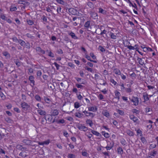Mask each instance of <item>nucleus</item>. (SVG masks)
Here are the masks:
<instances>
[{"mask_svg": "<svg viewBox=\"0 0 158 158\" xmlns=\"http://www.w3.org/2000/svg\"><path fill=\"white\" fill-rule=\"evenodd\" d=\"M103 135L106 138H108L109 137V135L107 133H105Z\"/></svg>", "mask_w": 158, "mask_h": 158, "instance_id": "obj_63", "label": "nucleus"}, {"mask_svg": "<svg viewBox=\"0 0 158 158\" xmlns=\"http://www.w3.org/2000/svg\"><path fill=\"white\" fill-rule=\"evenodd\" d=\"M98 48L102 52H104L105 51V49L102 46H99Z\"/></svg>", "mask_w": 158, "mask_h": 158, "instance_id": "obj_40", "label": "nucleus"}, {"mask_svg": "<svg viewBox=\"0 0 158 158\" xmlns=\"http://www.w3.org/2000/svg\"><path fill=\"white\" fill-rule=\"evenodd\" d=\"M48 56H49L52 57H54V56L53 53L52 52H49Z\"/></svg>", "mask_w": 158, "mask_h": 158, "instance_id": "obj_64", "label": "nucleus"}, {"mask_svg": "<svg viewBox=\"0 0 158 158\" xmlns=\"http://www.w3.org/2000/svg\"><path fill=\"white\" fill-rule=\"evenodd\" d=\"M16 65L18 66H20L21 65V62H20L18 60H16L15 61H14Z\"/></svg>", "mask_w": 158, "mask_h": 158, "instance_id": "obj_35", "label": "nucleus"}, {"mask_svg": "<svg viewBox=\"0 0 158 158\" xmlns=\"http://www.w3.org/2000/svg\"><path fill=\"white\" fill-rule=\"evenodd\" d=\"M65 121L63 119H59V120H56V122L57 123L60 124V123H65Z\"/></svg>", "mask_w": 158, "mask_h": 158, "instance_id": "obj_23", "label": "nucleus"}, {"mask_svg": "<svg viewBox=\"0 0 158 158\" xmlns=\"http://www.w3.org/2000/svg\"><path fill=\"white\" fill-rule=\"evenodd\" d=\"M54 64L56 66V69L59 70V67L60 66V65H59L56 62H55L54 63Z\"/></svg>", "mask_w": 158, "mask_h": 158, "instance_id": "obj_56", "label": "nucleus"}, {"mask_svg": "<svg viewBox=\"0 0 158 158\" xmlns=\"http://www.w3.org/2000/svg\"><path fill=\"white\" fill-rule=\"evenodd\" d=\"M92 133L94 135H95L97 136H99L100 135V134L97 131L92 130L91 131Z\"/></svg>", "mask_w": 158, "mask_h": 158, "instance_id": "obj_24", "label": "nucleus"}, {"mask_svg": "<svg viewBox=\"0 0 158 158\" xmlns=\"http://www.w3.org/2000/svg\"><path fill=\"white\" fill-rule=\"evenodd\" d=\"M141 140L143 143L146 144L147 143V141L144 137H142Z\"/></svg>", "mask_w": 158, "mask_h": 158, "instance_id": "obj_38", "label": "nucleus"}, {"mask_svg": "<svg viewBox=\"0 0 158 158\" xmlns=\"http://www.w3.org/2000/svg\"><path fill=\"white\" fill-rule=\"evenodd\" d=\"M110 36L112 39H115L116 38V36L115 35H114V34L112 32H110Z\"/></svg>", "mask_w": 158, "mask_h": 158, "instance_id": "obj_33", "label": "nucleus"}, {"mask_svg": "<svg viewBox=\"0 0 158 158\" xmlns=\"http://www.w3.org/2000/svg\"><path fill=\"white\" fill-rule=\"evenodd\" d=\"M120 85L121 86V91H124V90H125V89H126L124 87V85L123 84H122L121 85Z\"/></svg>", "mask_w": 158, "mask_h": 158, "instance_id": "obj_46", "label": "nucleus"}, {"mask_svg": "<svg viewBox=\"0 0 158 158\" xmlns=\"http://www.w3.org/2000/svg\"><path fill=\"white\" fill-rule=\"evenodd\" d=\"M145 112L146 113H148V112H150V111H151L152 110V109L150 108H145Z\"/></svg>", "mask_w": 158, "mask_h": 158, "instance_id": "obj_55", "label": "nucleus"}, {"mask_svg": "<svg viewBox=\"0 0 158 158\" xmlns=\"http://www.w3.org/2000/svg\"><path fill=\"white\" fill-rule=\"evenodd\" d=\"M45 119L46 121H48L49 122H51L52 121V117H50V116H49V115H48L45 117Z\"/></svg>", "mask_w": 158, "mask_h": 158, "instance_id": "obj_21", "label": "nucleus"}, {"mask_svg": "<svg viewBox=\"0 0 158 158\" xmlns=\"http://www.w3.org/2000/svg\"><path fill=\"white\" fill-rule=\"evenodd\" d=\"M86 123L89 124L90 127H91L93 124V123L92 120L90 119H88L86 121Z\"/></svg>", "mask_w": 158, "mask_h": 158, "instance_id": "obj_20", "label": "nucleus"}, {"mask_svg": "<svg viewBox=\"0 0 158 158\" xmlns=\"http://www.w3.org/2000/svg\"><path fill=\"white\" fill-rule=\"evenodd\" d=\"M125 91L127 93H130L131 91V88H127L125 89Z\"/></svg>", "mask_w": 158, "mask_h": 158, "instance_id": "obj_57", "label": "nucleus"}, {"mask_svg": "<svg viewBox=\"0 0 158 158\" xmlns=\"http://www.w3.org/2000/svg\"><path fill=\"white\" fill-rule=\"evenodd\" d=\"M108 142L109 143V144L108 143L107 145L111 147V148H112L113 147L114 145V142H110L109 141H108Z\"/></svg>", "mask_w": 158, "mask_h": 158, "instance_id": "obj_26", "label": "nucleus"}, {"mask_svg": "<svg viewBox=\"0 0 158 158\" xmlns=\"http://www.w3.org/2000/svg\"><path fill=\"white\" fill-rule=\"evenodd\" d=\"M90 56L93 59H95L96 58V56L94 55V53L92 52H91L90 53Z\"/></svg>", "mask_w": 158, "mask_h": 158, "instance_id": "obj_49", "label": "nucleus"}, {"mask_svg": "<svg viewBox=\"0 0 158 158\" xmlns=\"http://www.w3.org/2000/svg\"><path fill=\"white\" fill-rule=\"evenodd\" d=\"M76 126L77 128L81 131H86L88 130V128L86 127L83 126L81 124H78Z\"/></svg>", "mask_w": 158, "mask_h": 158, "instance_id": "obj_1", "label": "nucleus"}, {"mask_svg": "<svg viewBox=\"0 0 158 158\" xmlns=\"http://www.w3.org/2000/svg\"><path fill=\"white\" fill-rule=\"evenodd\" d=\"M17 10V8L15 6H11L10 8V10L11 11H15Z\"/></svg>", "mask_w": 158, "mask_h": 158, "instance_id": "obj_34", "label": "nucleus"}, {"mask_svg": "<svg viewBox=\"0 0 158 158\" xmlns=\"http://www.w3.org/2000/svg\"><path fill=\"white\" fill-rule=\"evenodd\" d=\"M35 50L39 54L41 53L42 54H44L45 53V51L42 50L41 48L39 47H36L35 48Z\"/></svg>", "mask_w": 158, "mask_h": 158, "instance_id": "obj_4", "label": "nucleus"}, {"mask_svg": "<svg viewBox=\"0 0 158 158\" xmlns=\"http://www.w3.org/2000/svg\"><path fill=\"white\" fill-rule=\"evenodd\" d=\"M83 116V114L80 113H76L75 114V116L78 118H81Z\"/></svg>", "mask_w": 158, "mask_h": 158, "instance_id": "obj_37", "label": "nucleus"}, {"mask_svg": "<svg viewBox=\"0 0 158 158\" xmlns=\"http://www.w3.org/2000/svg\"><path fill=\"white\" fill-rule=\"evenodd\" d=\"M42 72L41 71H38L37 72V77H40L41 76Z\"/></svg>", "mask_w": 158, "mask_h": 158, "instance_id": "obj_50", "label": "nucleus"}, {"mask_svg": "<svg viewBox=\"0 0 158 158\" xmlns=\"http://www.w3.org/2000/svg\"><path fill=\"white\" fill-rule=\"evenodd\" d=\"M117 112L119 114L123 115L124 114V112L123 111L118 109L117 110Z\"/></svg>", "mask_w": 158, "mask_h": 158, "instance_id": "obj_29", "label": "nucleus"}, {"mask_svg": "<svg viewBox=\"0 0 158 158\" xmlns=\"http://www.w3.org/2000/svg\"><path fill=\"white\" fill-rule=\"evenodd\" d=\"M68 157L69 158H75V156L73 154H70L68 155Z\"/></svg>", "mask_w": 158, "mask_h": 158, "instance_id": "obj_45", "label": "nucleus"}, {"mask_svg": "<svg viewBox=\"0 0 158 158\" xmlns=\"http://www.w3.org/2000/svg\"><path fill=\"white\" fill-rule=\"evenodd\" d=\"M37 112L41 115H45L46 114V112L45 111L41 109L37 110Z\"/></svg>", "mask_w": 158, "mask_h": 158, "instance_id": "obj_13", "label": "nucleus"}, {"mask_svg": "<svg viewBox=\"0 0 158 158\" xmlns=\"http://www.w3.org/2000/svg\"><path fill=\"white\" fill-rule=\"evenodd\" d=\"M85 69H86L89 71H90V72H92V69L91 68H89L87 66H86L85 67Z\"/></svg>", "mask_w": 158, "mask_h": 158, "instance_id": "obj_54", "label": "nucleus"}, {"mask_svg": "<svg viewBox=\"0 0 158 158\" xmlns=\"http://www.w3.org/2000/svg\"><path fill=\"white\" fill-rule=\"evenodd\" d=\"M22 99L23 100H26V96L24 94H22L21 95Z\"/></svg>", "mask_w": 158, "mask_h": 158, "instance_id": "obj_58", "label": "nucleus"}, {"mask_svg": "<svg viewBox=\"0 0 158 158\" xmlns=\"http://www.w3.org/2000/svg\"><path fill=\"white\" fill-rule=\"evenodd\" d=\"M94 116V114L93 113L89 112L86 115V116H91L92 118H93Z\"/></svg>", "mask_w": 158, "mask_h": 158, "instance_id": "obj_42", "label": "nucleus"}, {"mask_svg": "<svg viewBox=\"0 0 158 158\" xmlns=\"http://www.w3.org/2000/svg\"><path fill=\"white\" fill-rule=\"evenodd\" d=\"M35 98L36 100L38 101H41V97L38 95H36L35 96Z\"/></svg>", "mask_w": 158, "mask_h": 158, "instance_id": "obj_27", "label": "nucleus"}, {"mask_svg": "<svg viewBox=\"0 0 158 158\" xmlns=\"http://www.w3.org/2000/svg\"><path fill=\"white\" fill-rule=\"evenodd\" d=\"M143 97L144 100V101H147L149 100V98L148 97V95L146 93H144L143 94Z\"/></svg>", "mask_w": 158, "mask_h": 158, "instance_id": "obj_12", "label": "nucleus"}, {"mask_svg": "<svg viewBox=\"0 0 158 158\" xmlns=\"http://www.w3.org/2000/svg\"><path fill=\"white\" fill-rule=\"evenodd\" d=\"M69 35H70L73 39H78V37L76 36L75 34L73 32L70 33H69Z\"/></svg>", "mask_w": 158, "mask_h": 158, "instance_id": "obj_16", "label": "nucleus"}, {"mask_svg": "<svg viewBox=\"0 0 158 158\" xmlns=\"http://www.w3.org/2000/svg\"><path fill=\"white\" fill-rule=\"evenodd\" d=\"M80 106L79 103L78 102H76L74 103V107L75 108H78Z\"/></svg>", "mask_w": 158, "mask_h": 158, "instance_id": "obj_36", "label": "nucleus"}, {"mask_svg": "<svg viewBox=\"0 0 158 158\" xmlns=\"http://www.w3.org/2000/svg\"><path fill=\"white\" fill-rule=\"evenodd\" d=\"M118 152L119 154L122 155L123 153V150L122 148L119 147L118 149Z\"/></svg>", "mask_w": 158, "mask_h": 158, "instance_id": "obj_19", "label": "nucleus"}, {"mask_svg": "<svg viewBox=\"0 0 158 158\" xmlns=\"http://www.w3.org/2000/svg\"><path fill=\"white\" fill-rule=\"evenodd\" d=\"M18 3L19 4H23L24 5H28L30 4L29 2H26L25 0H19L18 1Z\"/></svg>", "mask_w": 158, "mask_h": 158, "instance_id": "obj_9", "label": "nucleus"}, {"mask_svg": "<svg viewBox=\"0 0 158 158\" xmlns=\"http://www.w3.org/2000/svg\"><path fill=\"white\" fill-rule=\"evenodd\" d=\"M56 1L58 3L62 5H64V2L62 0H56Z\"/></svg>", "mask_w": 158, "mask_h": 158, "instance_id": "obj_43", "label": "nucleus"}, {"mask_svg": "<svg viewBox=\"0 0 158 158\" xmlns=\"http://www.w3.org/2000/svg\"><path fill=\"white\" fill-rule=\"evenodd\" d=\"M91 17L94 19H96L97 18L98 14L94 12H91L90 13Z\"/></svg>", "mask_w": 158, "mask_h": 158, "instance_id": "obj_7", "label": "nucleus"}, {"mask_svg": "<svg viewBox=\"0 0 158 158\" xmlns=\"http://www.w3.org/2000/svg\"><path fill=\"white\" fill-rule=\"evenodd\" d=\"M50 141L49 139H48L45 141L43 142L44 145H48L50 143Z\"/></svg>", "mask_w": 158, "mask_h": 158, "instance_id": "obj_47", "label": "nucleus"}, {"mask_svg": "<svg viewBox=\"0 0 158 158\" xmlns=\"http://www.w3.org/2000/svg\"><path fill=\"white\" fill-rule=\"evenodd\" d=\"M27 21L28 24L29 25H31L33 24V22L32 20L27 19Z\"/></svg>", "mask_w": 158, "mask_h": 158, "instance_id": "obj_32", "label": "nucleus"}, {"mask_svg": "<svg viewBox=\"0 0 158 158\" xmlns=\"http://www.w3.org/2000/svg\"><path fill=\"white\" fill-rule=\"evenodd\" d=\"M34 79V77L33 76H30L29 77V79L30 80L31 83L32 84V85H31L32 87H33L35 85Z\"/></svg>", "mask_w": 158, "mask_h": 158, "instance_id": "obj_5", "label": "nucleus"}, {"mask_svg": "<svg viewBox=\"0 0 158 158\" xmlns=\"http://www.w3.org/2000/svg\"><path fill=\"white\" fill-rule=\"evenodd\" d=\"M99 12L102 14L104 13L105 12V10L101 8H99Z\"/></svg>", "mask_w": 158, "mask_h": 158, "instance_id": "obj_60", "label": "nucleus"}, {"mask_svg": "<svg viewBox=\"0 0 158 158\" xmlns=\"http://www.w3.org/2000/svg\"><path fill=\"white\" fill-rule=\"evenodd\" d=\"M18 147V149L22 151H24L26 150L27 148L25 147H23L21 145H19L17 146Z\"/></svg>", "mask_w": 158, "mask_h": 158, "instance_id": "obj_18", "label": "nucleus"}, {"mask_svg": "<svg viewBox=\"0 0 158 158\" xmlns=\"http://www.w3.org/2000/svg\"><path fill=\"white\" fill-rule=\"evenodd\" d=\"M51 116H55L57 115L58 114L59 112L58 110H57L55 109L54 110H52V111L51 112Z\"/></svg>", "mask_w": 158, "mask_h": 158, "instance_id": "obj_6", "label": "nucleus"}, {"mask_svg": "<svg viewBox=\"0 0 158 158\" xmlns=\"http://www.w3.org/2000/svg\"><path fill=\"white\" fill-rule=\"evenodd\" d=\"M149 153V155L154 158L158 153L156 151L153 150L152 151H151Z\"/></svg>", "mask_w": 158, "mask_h": 158, "instance_id": "obj_10", "label": "nucleus"}, {"mask_svg": "<svg viewBox=\"0 0 158 158\" xmlns=\"http://www.w3.org/2000/svg\"><path fill=\"white\" fill-rule=\"evenodd\" d=\"M127 47V48L130 50H134L135 49L134 47L131 45L128 46Z\"/></svg>", "mask_w": 158, "mask_h": 158, "instance_id": "obj_61", "label": "nucleus"}, {"mask_svg": "<svg viewBox=\"0 0 158 158\" xmlns=\"http://www.w3.org/2000/svg\"><path fill=\"white\" fill-rule=\"evenodd\" d=\"M23 142L26 144L28 145H31V141L27 139H24L23 141Z\"/></svg>", "mask_w": 158, "mask_h": 158, "instance_id": "obj_8", "label": "nucleus"}, {"mask_svg": "<svg viewBox=\"0 0 158 158\" xmlns=\"http://www.w3.org/2000/svg\"><path fill=\"white\" fill-rule=\"evenodd\" d=\"M129 2L130 4L133 7H134L135 8H137V6H136V4L135 3H134V5H133L130 1H129Z\"/></svg>", "mask_w": 158, "mask_h": 158, "instance_id": "obj_59", "label": "nucleus"}, {"mask_svg": "<svg viewBox=\"0 0 158 158\" xmlns=\"http://www.w3.org/2000/svg\"><path fill=\"white\" fill-rule=\"evenodd\" d=\"M137 60H139V63L141 65H143L144 64V62L141 58L138 57Z\"/></svg>", "mask_w": 158, "mask_h": 158, "instance_id": "obj_22", "label": "nucleus"}, {"mask_svg": "<svg viewBox=\"0 0 158 158\" xmlns=\"http://www.w3.org/2000/svg\"><path fill=\"white\" fill-rule=\"evenodd\" d=\"M132 112L134 113H136V114H138L139 113V111L135 109H134L132 110Z\"/></svg>", "mask_w": 158, "mask_h": 158, "instance_id": "obj_41", "label": "nucleus"}, {"mask_svg": "<svg viewBox=\"0 0 158 158\" xmlns=\"http://www.w3.org/2000/svg\"><path fill=\"white\" fill-rule=\"evenodd\" d=\"M76 86L78 88H81V89L83 88V86L81 85V84H76Z\"/></svg>", "mask_w": 158, "mask_h": 158, "instance_id": "obj_51", "label": "nucleus"}, {"mask_svg": "<svg viewBox=\"0 0 158 158\" xmlns=\"http://www.w3.org/2000/svg\"><path fill=\"white\" fill-rule=\"evenodd\" d=\"M14 110L16 112L18 113H19L20 112V110L18 108H15L14 109Z\"/></svg>", "mask_w": 158, "mask_h": 158, "instance_id": "obj_62", "label": "nucleus"}, {"mask_svg": "<svg viewBox=\"0 0 158 158\" xmlns=\"http://www.w3.org/2000/svg\"><path fill=\"white\" fill-rule=\"evenodd\" d=\"M26 35L27 37L30 38L31 39H33L34 38V36L32 35L31 34L29 33H27L26 34Z\"/></svg>", "mask_w": 158, "mask_h": 158, "instance_id": "obj_30", "label": "nucleus"}, {"mask_svg": "<svg viewBox=\"0 0 158 158\" xmlns=\"http://www.w3.org/2000/svg\"><path fill=\"white\" fill-rule=\"evenodd\" d=\"M130 119L132 120L134 122H136L138 120V118L136 117H135L133 115H131L130 116Z\"/></svg>", "mask_w": 158, "mask_h": 158, "instance_id": "obj_14", "label": "nucleus"}, {"mask_svg": "<svg viewBox=\"0 0 158 158\" xmlns=\"http://www.w3.org/2000/svg\"><path fill=\"white\" fill-rule=\"evenodd\" d=\"M69 13H71L73 15L76 14L77 10L73 8H71L69 9Z\"/></svg>", "mask_w": 158, "mask_h": 158, "instance_id": "obj_11", "label": "nucleus"}, {"mask_svg": "<svg viewBox=\"0 0 158 158\" xmlns=\"http://www.w3.org/2000/svg\"><path fill=\"white\" fill-rule=\"evenodd\" d=\"M68 65L71 67L72 68H73L74 67V65L72 63L70 62L68 63Z\"/></svg>", "mask_w": 158, "mask_h": 158, "instance_id": "obj_53", "label": "nucleus"}, {"mask_svg": "<svg viewBox=\"0 0 158 158\" xmlns=\"http://www.w3.org/2000/svg\"><path fill=\"white\" fill-rule=\"evenodd\" d=\"M115 98H117L118 99V101L120 99V93L117 90H116L115 91Z\"/></svg>", "mask_w": 158, "mask_h": 158, "instance_id": "obj_15", "label": "nucleus"}, {"mask_svg": "<svg viewBox=\"0 0 158 158\" xmlns=\"http://www.w3.org/2000/svg\"><path fill=\"white\" fill-rule=\"evenodd\" d=\"M5 120L7 122L9 123H11L12 122V120L9 118H5Z\"/></svg>", "mask_w": 158, "mask_h": 158, "instance_id": "obj_44", "label": "nucleus"}, {"mask_svg": "<svg viewBox=\"0 0 158 158\" xmlns=\"http://www.w3.org/2000/svg\"><path fill=\"white\" fill-rule=\"evenodd\" d=\"M87 5L90 8H93L94 7V4H93L91 2H88L87 3Z\"/></svg>", "mask_w": 158, "mask_h": 158, "instance_id": "obj_31", "label": "nucleus"}, {"mask_svg": "<svg viewBox=\"0 0 158 158\" xmlns=\"http://www.w3.org/2000/svg\"><path fill=\"white\" fill-rule=\"evenodd\" d=\"M103 114L107 117H109V113L108 112L104 111L103 112Z\"/></svg>", "mask_w": 158, "mask_h": 158, "instance_id": "obj_39", "label": "nucleus"}, {"mask_svg": "<svg viewBox=\"0 0 158 158\" xmlns=\"http://www.w3.org/2000/svg\"><path fill=\"white\" fill-rule=\"evenodd\" d=\"M21 105L22 109L25 110H27L30 107V105L25 102H22Z\"/></svg>", "mask_w": 158, "mask_h": 158, "instance_id": "obj_2", "label": "nucleus"}, {"mask_svg": "<svg viewBox=\"0 0 158 158\" xmlns=\"http://www.w3.org/2000/svg\"><path fill=\"white\" fill-rule=\"evenodd\" d=\"M117 75H121V72L120 70L117 69H114L113 71Z\"/></svg>", "mask_w": 158, "mask_h": 158, "instance_id": "obj_17", "label": "nucleus"}, {"mask_svg": "<svg viewBox=\"0 0 158 158\" xmlns=\"http://www.w3.org/2000/svg\"><path fill=\"white\" fill-rule=\"evenodd\" d=\"M110 81L114 85H116L117 84H118L117 82L115 81L113 79H111L110 80Z\"/></svg>", "mask_w": 158, "mask_h": 158, "instance_id": "obj_48", "label": "nucleus"}, {"mask_svg": "<svg viewBox=\"0 0 158 158\" xmlns=\"http://www.w3.org/2000/svg\"><path fill=\"white\" fill-rule=\"evenodd\" d=\"M131 99V101L134 103V105L135 106H136L138 104L139 101L137 97H133L131 99Z\"/></svg>", "mask_w": 158, "mask_h": 158, "instance_id": "obj_3", "label": "nucleus"}, {"mask_svg": "<svg viewBox=\"0 0 158 158\" xmlns=\"http://www.w3.org/2000/svg\"><path fill=\"white\" fill-rule=\"evenodd\" d=\"M121 143L123 145H125L126 144V142L124 139L122 140Z\"/></svg>", "mask_w": 158, "mask_h": 158, "instance_id": "obj_52", "label": "nucleus"}, {"mask_svg": "<svg viewBox=\"0 0 158 158\" xmlns=\"http://www.w3.org/2000/svg\"><path fill=\"white\" fill-rule=\"evenodd\" d=\"M90 26V22L89 21H87L85 22L84 25V26L86 28H88Z\"/></svg>", "mask_w": 158, "mask_h": 158, "instance_id": "obj_28", "label": "nucleus"}, {"mask_svg": "<svg viewBox=\"0 0 158 158\" xmlns=\"http://www.w3.org/2000/svg\"><path fill=\"white\" fill-rule=\"evenodd\" d=\"M19 155L24 158L27 156L26 152H20L19 154Z\"/></svg>", "mask_w": 158, "mask_h": 158, "instance_id": "obj_25", "label": "nucleus"}]
</instances>
